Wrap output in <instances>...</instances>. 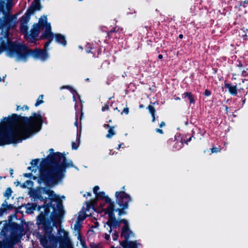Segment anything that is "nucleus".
Returning a JSON list of instances; mask_svg holds the SVG:
<instances>
[{"label": "nucleus", "mask_w": 248, "mask_h": 248, "mask_svg": "<svg viewBox=\"0 0 248 248\" xmlns=\"http://www.w3.org/2000/svg\"><path fill=\"white\" fill-rule=\"evenodd\" d=\"M21 112L3 117L0 123V146L21 142L40 131L44 123L40 111L27 117Z\"/></svg>", "instance_id": "1"}, {"label": "nucleus", "mask_w": 248, "mask_h": 248, "mask_svg": "<svg viewBox=\"0 0 248 248\" xmlns=\"http://www.w3.org/2000/svg\"><path fill=\"white\" fill-rule=\"evenodd\" d=\"M4 40L1 42L0 53L6 51L7 56L13 58L16 56L18 60L26 61L29 56H31L35 59H39L45 61L48 57L46 49H40L36 48L34 50L29 48L25 45L17 43L16 41L8 40L7 33L4 35Z\"/></svg>", "instance_id": "2"}, {"label": "nucleus", "mask_w": 248, "mask_h": 248, "mask_svg": "<svg viewBox=\"0 0 248 248\" xmlns=\"http://www.w3.org/2000/svg\"><path fill=\"white\" fill-rule=\"evenodd\" d=\"M59 152H57L49 155L46 158L42 159L40 167V173L38 179V183L43 182L47 186H50L51 184H56V178L54 169L58 165V160L60 157L58 156Z\"/></svg>", "instance_id": "3"}, {"label": "nucleus", "mask_w": 248, "mask_h": 248, "mask_svg": "<svg viewBox=\"0 0 248 248\" xmlns=\"http://www.w3.org/2000/svg\"><path fill=\"white\" fill-rule=\"evenodd\" d=\"M40 221L41 224H43V226L39 228L42 229L45 234L40 239L41 245L44 248H56L58 243L61 246L66 243L68 240L67 237L62 236H56L52 233V227L50 226V221L45 220L41 217Z\"/></svg>", "instance_id": "4"}, {"label": "nucleus", "mask_w": 248, "mask_h": 248, "mask_svg": "<svg viewBox=\"0 0 248 248\" xmlns=\"http://www.w3.org/2000/svg\"><path fill=\"white\" fill-rule=\"evenodd\" d=\"M31 196L33 199L34 202H38L39 201L43 202L45 204H47V200H50L49 202L52 203L55 202L56 203V207L58 210L60 212L63 211V205L62 201L59 195H57L55 192L46 187H39L36 190H33Z\"/></svg>", "instance_id": "5"}, {"label": "nucleus", "mask_w": 248, "mask_h": 248, "mask_svg": "<svg viewBox=\"0 0 248 248\" xmlns=\"http://www.w3.org/2000/svg\"><path fill=\"white\" fill-rule=\"evenodd\" d=\"M5 2L3 0H0V30L3 27H6L7 30L11 29H14L16 27V15H9L5 11ZM7 33L9 39L12 40L9 36V33L8 31L3 32L2 31L1 35L0 36V46L1 42L4 40V35Z\"/></svg>", "instance_id": "6"}, {"label": "nucleus", "mask_w": 248, "mask_h": 248, "mask_svg": "<svg viewBox=\"0 0 248 248\" xmlns=\"http://www.w3.org/2000/svg\"><path fill=\"white\" fill-rule=\"evenodd\" d=\"M44 211H41L39 215L37 217V224L39 227H42L43 224H41L40 217H42L45 220H49L55 224L60 223V215L57 212L56 206L51 202H48L45 204Z\"/></svg>", "instance_id": "7"}, {"label": "nucleus", "mask_w": 248, "mask_h": 248, "mask_svg": "<svg viewBox=\"0 0 248 248\" xmlns=\"http://www.w3.org/2000/svg\"><path fill=\"white\" fill-rule=\"evenodd\" d=\"M59 154L58 156H59L60 158L59 160H58L57 166L54 170L55 171L56 184L63 178L67 168L74 167V165L71 160L67 162L66 155L64 152L62 153L59 152Z\"/></svg>", "instance_id": "8"}, {"label": "nucleus", "mask_w": 248, "mask_h": 248, "mask_svg": "<svg viewBox=\"0 0 248 248\" xmlns=\"http://www.w3.org/2000/svg\"><path fill=\"white\" fill-rule=\"evenodd\" d=\"M115 196L116 202L120 207V208L116 209V212H118V216L126 214L125 210L128 207V203L131 201V197L124 191H116Z\"/></svg>", "instance_id": "9"}, {"label": "nucleus", "mask_w": 248, "mask_h": 248, "mask_svg": "<svg viewBox=\"0 0 248 248\" xmlns=\"http://www.w3.org/2000/svg\"><path fill=\"white\" fill-rule=\"evenodd\" d=\"M121 236V237H123L124 239L120 242V244H123L124 245V244L129 243L130 241H129V239L130 237H134V233L130 230L129 226H123L122 228Z\"/></svg>", "instance_id": "10"}, {"label": "nucleus", "mask_w": 248, "mask_h": 248, "mask_svg": "<svg viewBox=\"0 0 248 248\" xmlns=\"http://www.w3.org/2000/svg\"><path fill=\"white\" fill-rule=\"evenodd\" d=\"M248 68L245 69L244 66L240 61H238V63L236 64L234 73H232L233 76H241L243 77H248V73L247 72Z\"/></svg>", "instance_id": "11"}, {"label": "nucleus", "mask_w": 248, "mask_h": 248, "mask_svg": "<svg viewBox=\"0 0 248 248\" xmlns=\"http://www.w3.org/2000/svg\"><path fill=\"white\" fill-rule=\"evenodd\" d=\"M104 210H105V214H108V217L107 221H110L116 219L114 214V212H116L114 202L108 204V207L104 209Z\"/></svg>", "instance_id": "12"}, {"label": "nucleus", "mask_w": 248, "mask_h": 248, "mask_svg": "<svg viewBox=\"0 0 248 248\" xmlns=\"http://www.w3.org/2000/svg\"><path fill=\"white\" fill-rule=\"evenodd\" d=\"M122 31V30L118 27H115L109 31H107V36L109 39L111 38H119V35Z\"/></svg>", "instance_id": "13"}, {"label": "nucleus", "mask_w": 248, "mask_h": 248, "mask_svg": "<svg viewBox=\"0 0 248 248\" xmlns=\"http://www.w3.org/2000/svg\"><path fill=\"white\" fill-rule=\"evenodd\" d=\"M28 206L27 207L26 212L28 213H31L36 209H37L39 211H40L42 208L44 209V206H45V203L44 202L43 204L42 205H39L36 203L28 204Z\"/></svg>", "instance_id": "14"}, {"label": "nucleus", "mask_w": 248, "mask_h": 248, "mask_svg": "<svg viewBox=\"0 0 248 248\" xmlns=\"http://www.w3.org/2000/svg\"><path fill=\"white\" fill-rule=\"evenodd\" d=\"M224 87L228 89L229 93L233 96L237 94V88L236 85H232L231 83H225Z\"/></svg>", "instance_id": "15"}, {"label": "nucleus", "mask_w": 248, "mask_h": 248, "mask_svg": "<svg viewBox=\"0 0 248 248\" xmlns=\"http://www.w3.org/2000/svg\"><path fill=\"white\" fill-rule=\"evenodd\" d=\"M40 32V29L33 25V28L31 30V33L29 34V37L33 41H31L33 43L36 40V38L38 36Z\"/></svg>", "instance_id": "16"}, {"label": "nucleus", "mask_w": 248, "mask_h": 248, "mask_svg": "<svg viewBox=\"0 0 248 248\" xmlns=\"http://www.w3.org/2000/svg\"><path fill=\"white\" fill-rule=\"evenodd\" d=\"M55 41L59 44L65 46L67 45V42L65 37L63 35L60 33L55 34L54 36Z\"/></svg>", "instance_id": "17"}, {"label": "nucleus", "mask_w": 248, "mask_h": 248, "mask_svg": "<svg viewBox=\"0 0 248 248\" xmlns=\"http://www.w3.org/2000/svg\"><path fill=\"white\" fill-rule=\"evenodd\" d=\"M10 226H11V231H12V233L17 232H22L24 230L23 226L22 225H19L16 222H10Z\"/></svg>", "instance_id": "18"}, {"label": "nucleus", "mask_w": 248, "mask_h": 248, "mask_svg": "<svg viewBox=\"0 0 248 248\" xmlns=\"http://www.w3.org/2000/svg\"><path fill=\"white\" fill-rule=\"evenodd\" d=\"M95 196L98 200H104L107 203L109 204L110 203L113 202V201H112L108 196L105 195V192L104 191L98 192Z\"/></svg>", "instance_id": "19"}, {"label": "nucleus", "mask_w": 248, "mask_h": 248, "mask_svg": "<svg viewBox=\"0 0 248 248\" xmlns=\"http://www.w3.org/2000/svg\"><path fill=\"white\" fill-rule=\"evenodd\" d=\"M106 224L109 227L108 232L110 233L112 229H116L119 226L120 223L119 220L115 219L110 221H107Z\"/></svg>", "instance_id": "20"}, {"label": "nucleus", "mask_w": 248, "mask_h": 248, "mask_svg": "<svg viewBox=\"0 0 248 248\" xmlns=\"http://www.w3.org/2000/svg\"><path fill=\"white\" fill-rule=\"evenodd\" d=\"M182 97L184 99L187 98V100L189 101L190 104H194L195 103V96L191 92H185L182 94Z\"/></svg>", "instance_id": "21"}, {"label": "nucleus", "mask_w": 248, "mask_h": 248, "mask_svg": "<svg viewBox=\"0 0 248 248\" xmlns=\"http://www.w3.org/2000/svg\"><path fill=\"white\" fill-rule=\"evenodd\" d=\"M9 230H11L10 222L8 223L6 221L4 223L2 230L1 231V234L2 236H6L7 235V232Z\"/></svg>", "instance_id": "22"}, {"label": "nucleus", "mask_w": 248, "mask_h": 248, "mask_svg": "<svg viewBox=\"0 0 248 248\" xmlns=\"http://www.w3.org/2000/svg\"><path fill=\"white\" fill-rule=\"evenodd\" d=\"M140 245L139 243L137 242V241H129V243L124 244H120L123 248H138V246Z\"/></svg>", "instance_id": "23"}, {"label": "nucleus", "mask_w": 248, "mask_h": 248, "mask_svg": "<svg viewBox=\"0 0 248 248\" xmlns=\"http://www.w3.org/2000/svg\"><path fill=\"white\" fill-rule=\"evenodd\" d=\"M44 18L41 17L39 20L38 23L34 24V25L38 27L39 29L44 28L45 27V25L47 23V17L46 16H44Z\"/></svg>", "instance_id": "24"}, {"label": "nucleus", "mask_w": 248, "mask_h": 248, "mask_svg": "<svg viewBox=\"0 0 248 248\" xmlns=\"http://www.w3.org/2000/svg\"><path fill=\"white\" fill-rule=\"evenodd\" d=\"M61 88L62 89H66L70 91V92L73 94V99L74 101H75V102L76 101V98H75V94H76L78 96V98L79 99H80V95L78 94V93L77 92V91L74 88H73V87H72L71 86H70L69 85H66V86H62Z\"/></svg>", "instance_id": "25"}, {"label": "nucleus", "mask_w": 248, "mask_h": 248, "mask_svg": "<svg viewBox=\"0 0 248 248\" xmlns=\"http://www.w3.org/2000/svg\"><path fill=\"white\" fill-rule=\"evenodd\" d=\"M55 34H54L51 31L45 30V32L40 36L41 39H44L47 38H53Z\"/></svg>", "instance_id": "26"}, {"label": "nucleus", "mask_w": 248, "mask_h": 248, "mask_svg": "<svg viewBox=\"0 0 248 248\" xmlns=\"http://www.w3.org/2000/svg\"><path fill=\"white\" fill-rule=\"evenodd\" d=\"M147 109H148L149 112L151 114L152 118V122L154 123L155 121V113L156 111L155 108L153 106L150 105L147 107Z\"/></svg>", "instance_id": "27"}, {"label": "nucleus", "mask_w": 248, "mask_h": 248, "mask_svg": "<svg viewBox=\"0 0 248 248\" xmlns=\"http://www.w3.org/2000/svg\"><path fill=\"white\" fill-rule=\"evenodd\" d=\"M13 209H16V208L15 206H14V205H13V204H7L6 208H0V215H2L6 211H7V210H13Z\"/></svg>", "instance_id": "28"}, {"label": "nucleus", "mask_w": 248, "mask_h": 248, "mask_svg": "<svg viewBox=\"0 0 248 248\" xmlns=\"http://www.w3.org/2000/svg\"><path fill=\"white\" fill-rule=\"evenodd\" d=\"M114 126H112L110 127L108 131V134L106 135V137L108 139L111 138L114 135H115L116 133L114 130Z\"/></svg>", "instance_id": "29"}, {"label": "nucleus", "mask_w": 248, "mask_h": 248, "mask_svg": "<svg viewBox=\"0 0 248 248\" xmlns=\"http://www.w3.org/2000/svg\"><path fill=\"white\" fill-rule=\"evenodd\" d=\"M30 16L25 13L20 19L21 23L22 24H27L30 19Z\"/></svg>", "instance_id": "30"}, {"label": "nucleus", "mask_w": 248, "mask_h": 248, "mask_svg": "<svg viewBox=\"0 0 248 248\" xmlns=\"http://www.w3.org/2000/svg\"><path fill=\"white\" fill-rule=\"evenodd\" d=\"M12 193L13 191L12 189L10 187H8L4 193V196L7 197V199H8L11 196Z\"/></svg>", "instance_id": "31"}, {"label": "nucleus", "mask_w": 248, "mask_h": 248, "mask_svg": "<svg viewBox=\"0 0 248 248\" xmlns=\"http://www.w3.org/2000/svg\"><path fill=\"white\" fill-rule=\"evenodd\" d=\"M35 11V8H34V7L31 5L29 8H28L25 14L31 16L33 14Z\"/></svg>", "instance_id": "32"}, {"label": "nucleus", "mask_w": 248, "mask_h": 248, "mask_svg": "<svg viewBox=\"0 0 248 248\" xmlns=\"http://www.w3.org/2000/svg\"><path fill=\"white\" fill-rule=\"evenodd\" d=\"M27 110V111H29V107L26 105H24L23 107H21L19 105H16V111H18V110Z\"/></svg>", "instance_id": "33"}, {"label": "nucleus", "mask_w": 248, "mask_h": 248, "mask_svg": "<svg viewBox=\"0 0 248 248\" xmlns=\"http://www.w3.org/2000/svg\"><path fill=\"white\" fill-rule=\"evenodd\" d=\"M33 2L34 3V5L33 6L35 8V10H40L41 9L40 0H34Z\"/></svg>", "instance_id": "34"}, {"label": "nucleus", "mask_w": 248, "mask_h": 248, "mask_svg": "<svg viewBox=\"0 0 248 248\" xmlns=\"http://www.w3.org/2000/svg\"><path fill=\"white\" fill-rule=\"evenodd\" d=\"M43 96L44 95L43 94H41L39 96V98H38L35 104V106L36 107H38L39 105L44 103V101L42 100Z\"/></svg>", "instance_id": "35"}, {"label": "nucleus", "mask_w": 248, "mask_h": 248, "mask_svg": "<svg viewBox=\"0 0 248 248\" xmlns=\"http://www.w3.org/2000/svg\"><path fill=\"white\" fill-rule=\"evenodd\" d=\"M20 29L21 31L27 32L28 27L27 25V24H22L21 23L20 26Z\"/></svg>", "instance_id": "36"}, {"label": "nucleus", "mask_w": 248, "mask_h": 248, "mask_svg": "<svg viewBox=\"0 0 248 248\" xmlns=\"http://www.w3.org/2000/svg\"><path fill=\"white\" fill-rule=\"evenodd\" d=\"M23 176L25 177L32 178L34 180L37 179V177L33 176L31 172L24 173Z\"/></svg>", "instance_id": "37"}, {"label": "nucleus", "mask_w": 248, "mask_h": 248, "mask_svg": "<svg viewBox=\"0 0 248 248\" xmlns=\"http://www.w3.org/2000/svg\"><path fill=\"white\" fill-rule=\"evenodd\" d=\"M239 2V7H243L244 8H245L248 5V0H245L244 1L241 0V1H240Z\"/></svg>", "instance_id": "38"}, {"label": "nucleus", "mask_w": 248, "mask_h": 248, "mask_svg": "<svg viewBox=\"0 0 248 248\" xmlns=\"http://www.w3.org/2000/svg\"><path fill=\"white\" fill-rule=\"evenodd\" d=\"M94 48H93L91 46V45L88 46H87V47L86 48V52L87 53H91L92 54H95V51H93V50L94 49Z\"/></svg>", "instance_id": "39"}, {"label": "nucleus", "mask_w": 248, "mask_h": 248, "mask_svg": "<svg viewBox=\"0 0 248 248\" xmlns=\"http://www.w3.org/2000/svg\"><path fill=\"white\" fill-rule=\"evenodd\" d=\"M87 216L86 214H84L83 216L79 215L78 217L77 221L78 222L83 221Z\"/></svg>", "instance_id": "40"}, {"label": "nucleus", "mask_w": 248, "mask_h": 248, "mask_svg": "<svg viewBox=\"0 0 248 248\" xmlns=\"http://www.w3.org/2000/svg\"><path fill=\"white\" fill-rule=\"evenodd\" d=\"M112 239L114 241H116L119 237V232L117 231H114L112 234Z\"/></svg>", "instance_id": "41"}, {"label": "nucleus", "mask_w": 248, "mask_h": 248, "mask_svg": "<svg viewBox=\"0 0 248 248\" xmlns=\"http://www.w3.org/2000/svg\"><path fill=\"white\" fill-rule=\"evenodd\" d=\"M79 138L78 139V142L76 143L75 142H72V148L73 150H77L79 146Z\"/></svg>", "instance_id": "42"}, {"label": "nucleus", "mask_w": 248, "mask_h": 248, "mask_svg": "<svg viewBox=\"0 0 248 248\" xmlns=\"http://www.w3.org/2000/svg\"><path fill=\"white\" fill-rule=\"evenodd\" d=\"M119 221L120 224L121 223H123V224H124V226H126V227L129 226L128 222L126 219H121L119 220Z\"/></svg>", "instance_id": "43"}, {"label": "nucleus", "mask_w": 248, "mask_h": 248, "mask_svg": "<svg viewBox=\"0 0 248 248\" xmlns=\"http://www.w3.org/2000/svg\"><path fill=\"white\" fill-rule=\"evenodd\" d=\"M39 161H40V159H38V158L33 159L31 161V165L32 166H33V167L36 166L37 165L38 163H39Z\"/></svg>", "instance_id": "44"}, {"label": "nucleus", "mask_w": 248, "mask_h": 248, "mask_svg": "<svg viewBox=\"0 0 248 248\" xmlns=\"http://www.w3.org/2000/svg\"><path fill=\"white\" fill-rule=\"evenodd\" d=\"M52 40H53V38H49L48 39V40L45 44L44 49H46L47 50V47L51 43Z\"/></svg>", "instance_id": "45"}, {"label": "nucleus", "mask_w": 248, "mask_h": 248, "mask_svg": "<svg viewBox=\"0 0 248 248\" xmlns=\"http://www.w3.org/2000/svg\"><path fill=\"white\" fill-rule=\"evenodd\" d=\"M86 206H87V209L88 210L89 209L92 208L94 210H95V208L93 205V204L92 203V202L88 201L86 202Z\"/></svg>", "instance_id": "46"}, {"label": "nucleus", "mask_w": 248, "mask_h": 248, "mask_svg": "<svg viewBox=\"0 0 248 248\" xmlns=\"http://www.w3.org/2000/svg\"><path fill=\"white\" fill-rule=\"evenodd\" d=\"M109 109V107H108V102L107 103H106L104 106H103L102 108V111H108V110Z\"/></svg>", "instance_id": "47"}, {"label": "nucleus", "mask_w": 248, "mask_h": 248, "mask_svg": "<svg viewBox=\"0 0 248 248\" xmlns=\"http://www.w3.org/2000/svg\"><path fill=\"white\" fill-rule=\"evenodd\" d=\"M79 222L76 221V223L74 225L75 229L77 230L78 231H80V228H81V225L79 224Z\"/></svg>", "instance_id": "48"}, {"label": "nucleus", "mask_w": 248, "mask_h": 248, "mask_svg": "<svg viewBox=\"0 0 248 248\" xmlns=\"http://www.w3.org/2000/svg\"><path fill=\"white\" fill-rule=\"evenodd\" d=\"M99 186H95L93 188V192L95 195H97V194L98 193L97 191L99 189Z\"/></svg>", "instance_id": "49"}, {"label": "nucleus", "mask_w": 248, "mask_h": 248, "mask_svg": "<svg viewBox=\"0 0 248 248\" xmlns=\"http://www.w3.org/2000/svg\"><path fill=\"white\" fill-rule=\"evenodd\" d=\"M203 94L206 96H209L211 95V92L208 89H206L203 93Z\"/></svg>", "instance_id": "50"}, {"label": "nucleus", "mask_w": 248, "mask_h": 248, "mask_svg": "<svg viewBox=\"0 0 248 248\" xmlns=\"http://www.w3.org/2000/svg\"><path fill=\"white\" fill-rule=\"evenodd\" d=\"M124 113L126 115L128 114L129 113V108L127 107L124 108L123 111L121 112V114L122 115Z\"/></svg>", "instance_id": "51"}, {"label": "nucleus", "mask_w": 248, "mask_h": 248, "mask_svg": "<svg viewBox=\"0 0 248 248\" xmlns=\"http://www.w3.org/2000/svg\"><path fill=\"white\" fill-rule=\"evenodd\" d=\"M46 30L47 31H51V27L50 25V23L47 22L45 25Z\"/></svg>", "instance_id": "52"}, {"label": "nucleus", "mask_w": 248, "mask_h": 248, "mask_svg": "<svg viewBox=\"0 0 248 248\" xmlns=\"http://www.w3.org/2000/svg\"><path fill=\"white\" fill-rule=\"evenodd\" d=\"M25 183L26 184V185L27 186L28 185V186H32L33 184V182L30 180L26 181Z\"/></svg>", "instance_id": "53"}, {"label": "nucleus", "mask_w": 248, "mask_h": 248, "mask_svg": "<svg viewBox=\"0 0 248 248\" xmlns=\"http://www.w3.org/2000/svg\"><path fill=\"white\" fill-rule=\"evenodd\" d=\"M211 150L212 153H217L219 151L218 148L215 147H213L212 149H211Z\"/></svg>", "instance_id": "54"}, {"label": "nucleus", "mask_w": 248, "mask_h": 248, "mask_svg": "<svg viewBox=\"0 0 248 248\" xmlns=\"http://www.w3.org/2000/svg\"><path fill=\"white\" fill-rule=\"evenodd\" d=\"M82 107H83V106L82 105H80V118H79V119H80V121H81L82 117H83V112L82 111Z\"/></svg>", "instance_id": "55"}, {"label": "nucleus", "mask_w": 248, "mask_h": 248, "mask_svg": "<svg viewBox=\"0 0 248 248\" xmlns=\"http://www.w3.org/2000/svg\"><path fill=\"white\" fill-rule=\"evenodd\" d=\"M192 140V137H190L189 138H188L186 140H183L182 139V142H184L186 144H188V142H190Z\"/></svg>", "instance_id": "56"}, {"label": "nucleus", "mask_w": 248, "mask_h": 248, "mask_svg": "<svg viewBox=\"0 0 248 248\" xmlns=\"http://www.w3.org/2000/svg\"><path fill=\"white\" fill-rule=\"evenodd\" d=\"M98 200V199L96 198L95 199L90 201L91 202H92V203L93 204V205L94 207L95 205L97 204Z\"/></svg>", "instance_id": "57"}, {"label": "nucleus", "mask_w": 248, "mask_h": 248, "mask_svg": "<svg viewBox=\"0 0 248 248\" xmlns=\"http://www.w3.org/2000/svg\"><path fill=\"white\" fill-rule=\"evenodd\" d=\"M7 204V202L5 200L3 203L1 205V207L0 208H6V205Z\"/></svg>", "instance_id": "58"}, {"label": "nucleus", "mask_w": 248, "mask_h": 248, "mask_svg": "<svg viewBox=\"0 0 248 248\" xmlns=\"http://www.w3.org/2000/svg\"><path fill=\"white\" fill-rule=\"evenodd\" d=\"M155 131L157 132V133H160L161 134H163V131L162 129H160V128H156L155 129Z\"/></svg>", "instance_id": "59"}, {"label": "nucleus", "mask_w": 248, "mask_h": 248, "mask_svg": "<svg viewBox=\"0 0 248 248\" xmlns=\"http://www.w3.org/2000/svg\"><path fill=\"white\" fill-rule=\"evenodd\" d=\"M104 238L106 240H108L109 239V238H110V235H109V234H108V233H105V236H104Z\"/></svg>", "instance_id": "60"}, {"label": "nucleus", "mask_w": 248, "mask_h": 248, "mask_svg": "<svg viewBox=\"0 0 248 248\" xmlns=\"http://www.w3.org/2000/svg\"><path fill=\"white\" fill-rule=\"evenodd\" d=\"M13 172H14L13 169H10V176L12 177H14Z\"/></svg>", "instance_id": "61"}, {"label": "nucleus", "mask_w": 248, "mask_h": 248, "mask_svg": "<svg viewBox=\"0 0 248 248\" xmlns=\"http://www.w3.org/2000/svg\"><path fill=\"white\" fill-rule=\"evenodd\" d=\"M112 126L110 125L109 124H104L103 125V127H105V128H110V127H111Z\"/></svg>", "instance_id": "62"}, {"label": "nucleus", "mask_w": 248, "mask_h": 248, "mask_svg": "<svg viewBox=\"0 0 248 248\" xmlns=\"http://www.w3.org/2000/svg\"><path fill=\"white\" fill-rule=\"evenodd\" d=\"M166 125V124L164 122H162L160 124H159V127L160 128L162 127L163 126H165Z\"/></svg>", "instance_id": "63"}, {"label": "nucleus", "mask_w": 248, "mask_h": 248, "mask_svg": "<svg viewBox=\"0 0 248 248\" xmlns=\"http://www.w3.org/2000/svg\"><path fill=\"white\" fill-rule=\"evenodd\" d=\"M81 244L82 245V246L84 247L86 246L85 245V242L83 240L81 239V240H80Z\"/></svg>", "instance_id": "64"}]
</instances>
